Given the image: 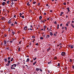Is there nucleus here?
Segmentation results:
<instances>
[{
  "label": "nucleus",
  "instance_id": "f257e3e1",
  "mask_svg": "<svg viewBox=\"0 0 74 74\" xmlns=\"http://www.w3.org/2000/svg\"><path fill=\"white\" fill-rule=\"evenodd\" d=\"M66 52H63L61 53V56H65V55H66Z\"/></svg>",
  "mask_w": 74,
  "mask_h": 74
},
{
  "label": "nucleus",
  "instance_id": "f03ea898",
  "mask_svg": "<svg viewBox=\"0 0 74 74\" xmlns=\"http://www.w3.org/2000/svg\"><path fill=\"white\" fill-rule=\"evenodd\" d=\"M27 26H25L24 28V30H27Z\"/></svg>",
  "mask_w": 74,
  "mask_h": 74
},
{
  "label": "nucleus",
  "instance_id": "7ed1b4c3",
  "mask_svg": "<svg viewBox=\"0 0 74 74\" xmlns=\"http://www.w3.org/2000/svg\"><path fill=\"white\" fill-rule=\"evenodd\" d=\"M5 4H6V3H5V2H3L2 3V5H3V6H4V5Z\"/></svg>",
  "mask_w": 74,
  "mask_h": 74
},
{
  "label": "nucleus",
  "instance_id": "20e7f679",
  "mask_svg": "<svg viewBox=\"0 0 74 74\" xmlns=\"http://www.w3.org/2000/svg\"><path fill=\"white\" fill-rule=\"evenodd\" d=\"M67 10H68V12H70V8H66Z\"/></svg>",
  "mask_w": 74,
  "mask_h": 74
},
{
  "label": "nucleus",
  "instance_id": "39448f33",
  "mask_svg": "<svg viewBox=\"0 0 74 74\" xmlns=\"http://www.w3.org/2000/svg\"><path fill=\"white\" fill-rule=\"evenodd\" d=\"M27 5L28 6H30V4H29V2H28L27 3Z\"/></svg>",
  "mask_w": 74,
  "mask_h": 74
},
{
  "label": "nucleus",
  "instance_id": "423d86ee",
  "mask_svg": "<svg viewBox=\"0 0 74 74\" xmlns=\"http://www.w3.org/2000/svg\"><path fill=\"white\" fill-rule=\"evenodd\" d=\"M12 34H13V35H14V34H15V32L12 31Z\"/></svg>",
  "mask_w": 74,
  "mask_h": 74
},
{
  "label": "nucleus",
  "instance_id": "0eeeda50",
  "mask_svg": "<svg viewBox=\"0 0 74 74\" xmlns=\"http://www.w3.org/2000/svg\"><path fill=\"white\" fill-rule=\"evenodd\" d=\"M50 37V36H49V35H48L47 36H46V38H49V37Z\"/></svg>",
  "mask_w": 74,
  "mask_h": 74
},
{
  "label": "nucleus",
  "instance_id": "6e6552de",
  "mask_svg": "<svg viewBox=\"0 0 74 74\" xmlns=\"http://www.w3.org/2000/svg\"><path fill=\"white\" fill-rule=\"evenodd\" d=\"M4 43L5 45L7 44V41L6 42V40H4Z\"/></svg>",
  "mask_w": 74,
  "mask_h": 74
},
{
  "label": "nucleus",
  "instance_id": "1a4fd4ad",
  "mask_svg": "<svg viewBox=\"0 0 74 74\" xmlns=\"http://www.w3.org/2000/svg\"><path fill=\"white\" fill-rule=\"evenodd\" d=\"M29 58H27V60L26 61V62H29Z\"/></svg>",
  "mask_w": 74,
  "mask_h": 74
},
{
  "label": "nucleus",
  "instance_id": "9d476101",
  "mask_svg": "<svg viewBox=\"0 0 74 74\" xmlns=\"http://www.w3.org/2000/svg\"><path fill=\"white\" fill-rule=\"evenodd\" d=\"M50 35H51V36H52V35H53V34L52 33V32H50Z\"/></svg>",
  "mask_w": 74,
  "mask_h": 74
},
{
  "label": "nucleus",
  "instance_id": "9b49d317",
  "mask_svg": "<svg viewBox=\"0 0 74 74\" xmlns=\"http://www.w3.org/2000/svg\"><path fill=\"white\" fill-rule=\"evenodd\" d=\"M39 19L40 20H41V19H42V16H40V17H39Z\"/></svg>",
  "mask_w": 74,
  "mask_h": 74
},
{
  "label": "nucleus",
  "instance_id": "f8f14e48",
  "mask_svg": "<svg viewBox=\"0 0 74 74\" xmlns=\"http://www.w3.org/2000/svg\"><path fill=\"white\" fill-rule=\"evenodd\" d=\"M71 26H72V27H73V28H74V25H73V24H71Z\"/></svg>",
  "mask_w": 74,
  "mask_h": 74
},
{
  "label": "nucleus",
  "instance_id": "ddd939ff",
  "mask_svg": "<svg viewBox=\"0 0 74 74\" xmlns=\"http://www.w3.org/2000/svg\"><path fill=\"white\" fill-rule=\"evenodd\" d=\"M4 60L5 62H7V58H5Z\"/></svg>",
  "mask_w": 74,
  "mask_h": 74
},
{
  "label": "nucleus",
  "instance_id": "4468645a",
  "mask_svg": "<svg viewBox=\"0 0 74 74\" xmlns=\"http://www.w3.org/2000/svg\"><path fill=\"white\" fill-rule=\"evenodd\" d=\"M21 51V47H19L18 49V52H19Z\"/></svg>",
  "mask_w": 74,
  "mask_h": 74
},
{
  "label": "nucleus",
  "instance_id": "2eb2a0df",
  "mask_svg": "<svg viewBox=\"0 0 74 74\" xmlns=\"http://www.w3.org/2000/svg\"><path fill=\"white\" fill-rule=\"evenodd\" d=\"M33 59L34 60H36V59H37V58H36V57H35V58H33Z\"/></svg>",
  "mask_w": 74,
  "mask_h": 74
},
{
  "label": "nucleus",
  "instance_id": "dca6fc26",
  "mask_svg": "<svg viewBox=\"0 0 74 74\" xmlns=\"http://www.w3.org/2000/svg\"><path fill=\"white\" fill-rule=\"evenodd\" d=\"M36 63H37V61H36L33 64V65H35V64H36Z\"/></svg>",
  "mask_w": 74,
  "mask_h": 74
},
{
  "label": "nucleus",
  "instance_id": "f3484780",
  "mask_svg": "<svg viewBox=\"0 0 74 74\" xmlns=\"http://www.w3.org/2000/svg\"><path fill=\"white\" fill-rule=\"evenodd\" d=\"M69 60L70 62H73V60H72V59H70Z\"/></svg>",
  "mask_w": 74,
  "mask_h": 74
},
{
  "label": "nucleus",
  "instance_id": "a211bd4d",
  "mask_svg": "<svg viewBox=\"0 0 74 74\" xmlns=\"http://www.w3.org/2000/svg\"><path fill=\"white\" fill-rule=\"evenodd\" d=\"M6 49H7L8 50H9V49H10V47H7Z\"/></svg>",
  "mask_w": 74,
  "mask_h": 74
},
{
  "label": "nucleus",
  "instance_id": "6ab92c4d",
  "mask_svg": "<svg viewBox=\"0 0 74 74\" xmlns=\"http://www.w3.org/2000/svg\"><path fill=\"white\" fill-rule=\"evenodd\" d=\"M50 50V48H49L47 49V52H49V51Z\"/></svg>",
  "mask_w": 74,
  "mask_h": 74
},
{
  "label": "nucleus",
  "instance_id": "aec40b11",
  "mask_svg": "<svg viewBox=\"0 0 74 74\" xmlns=\"http://www.w3.org/2000/svg\"><path fill=\"white\" fill-rule=\"evenodd\" d=\"M51 63H52V62L51 61H50L49 62H48V64H50Z\"/></svg>",
  "mask_w": 74,
  "mask_h": 74
},
{
  "label": "nucleus",
  "instance_id": "412c9836",
  "mask_svg": "<svg viewBox=\"0 0 74 74\" xmlns=\"http://www.w3.org/2000/svg\"><path fill=\"white\" fill-rule=\"evenodd\" d=\"M59 25L58 24V25H57V29H59Z\"/></svg>",
  "mask_w": 74,
  "mask_h": 74
},
{
  "label": "nucleus",
  "instance_id": "4be33fe9",
  "mask_svg": "<svg viewBox=\"0 0 74 74\" xmlns=\"http://www.w3.org/2000/svg\"><path fill=\"white\" fill-rule=\"evenodd\" d=\"M8 60H10L11 59V58L10 57H8Z\"/></svg>",
  "mask_w": 74,
  "mask_h": 74
},
{
  "label": "nucleus",
  "instance_id": "5701e85b",
  "mask_svg": "<svg viewBox=\"0 0 74 74\" xmlns=\"http://www.w3.org/2000/svg\"><path fill=\"white\" fill-rule=\"evenodd\" d=\"M13 59H14V58H11V59L10 60V61H11V62H12V61H13Z\"/></svg>",
  "mask_w": 74,
  "mask_h": 74
},
{
  "label": "nucleus",
  "instance_id": "b1692460",
  "mask_svg": "<svg viewBox=\"0 0 74 74\" xmlns=\"http://www.w3.org/2000/svg\"><path fill=\"white\" fill-rule=\"evenodd\" d=\"M71 49H72V48H74L73 47V46L71 45Z\"/></svg>",
  "mask_w": 74,
  "mask_h": 74
},
{
  "label": "nucleus",
  "instance_id": "393cba45",
  "mask_svg": "<svg viewBox=\"0 0 74 74\" xmlns=\"http://www.w3.org/2000/svg\"><path fill=\"white\" fill-rule=\"evenodd\" d=\"M36 70L37 71H39V69L38 68H36Z\"/></svg>",
  "mask_w": 74,
  "mask_h": 74
},
{
  "label": "nucleus",
  "instance_id": "a878e982",
  "mask_svg": "<svg viewBox=\"0 0 74 74\" xmlns=\"http://www.w3.org/2000/svg\"><path fill=\"white\" fill-rule=\"evenodd\" d=\"M71 45H68V48H70V47H71Z\"/></svg>",
  "mask_w": 74,
  "mask_h": 74
},
{
  "label": "nucleus",
  "instance_id": "bb28decb",
  "mask_svg": "<svg viewBox=\"0 0 74 74\" xmlns=\"http://www.w3.org/2000/svg\"><path fill=\"white\" fill-rule=\"evenodd\" d=\"M41 21H41V23H44V21H42V20H41Z\"/></svg>",
  "mask_w": 74,
  "mask_h": 74
},
{
  "label": "nucleus",
  "instance_id": "cd10ccee",
  "mask_svg": "<svg viewBox=\"0 0 74 74\" xmlns=\"http://www.w3.org/2000/svg\"><path fill=\"white\" fill-rule=\"evenodd\" d=\"M63 4L64 5H66V3L65 2H64L63 3Z\"/></svg>",
  "mask_w": 74,
  "mask_h": 74
},
{
  "label": "nucleus",
  "instance_id": "c85d7f7f",
  "mask_svg": "<svg viewBox=\"0 0 74 74\" xmlns=\"http://www.w3.org/2000/svg\"><path fill=\"white\" fill-rule=\"evenodd\" d=\"M65 27H64V26H62V29H64V28H65Z\"/></svg>",
  "mask_w": 74,
  "mask_h": 74
},
{
  "label": "nucleus",
  "instance_id": "c756f323",
  "mask_svg": "<svg viewBox=\"0 0 74 74\" xmlns=\"http://www.w3.org/2000/svg\"><path fill=\"white\" fill-rule=\"evenodd\" d=\"M31 45H32V43H31V42H29V45L31 46Z\"/></svg>",
  "mask_w": 74,
  "mask_h": 74
},
{
  "label": "nucleus",
  "instance_id": "7c9ffc66",
  "mask_svg": "<svg viewBox=\"0 0 74 74\" xmlns=\"http://www.w3.org/2000/svg\"><path fill=\"white\" fill-rule=\"evenodd\" d=\"M40 39H41V40H43V37H40Z\"/></svg>",
  "mask_w": 74,
  "mask_h": 74
},
{
  "label": "nucleus",
  "instance_id": "2f4dec72",
  "mask_svg": "<svg viewBox=\"0 0 74 74\" xmlns=\"http://www.w3.org/2000/svg\"><path fill=\"white\" fill-rule=\"evenodd\" d=\"M13 42V40L10 41H9L10 42H11V43H12V42Z\"/></svg>",
  "mask_w": 74,
  "mask_h": 74
},
{
  "label": "nucleus",
  "instance_id": "473e14b6",
  "mask_svg": "<svg viewBox=\"0 0 74 74\" xmlns=\"http://www.w3.org/2000/svg\"><path fill=\"white\" fill-rule=\"evenodd\" d=\"M13 65H14V67H15L16 66V64H13Z\"/></svg>",
  "mask_w": 74,
  "mask_h": 74
},
{
  "label": "nucleus",
  "instance_id": "72a5a7b5",
  "mask_svg": "<svg viewBox=\"0 0 74 74\" xmlns=\"http://www.w3.org/2000/svg\"><path fill=\"white\" fill-rule=\"evenodd\" d=\"M60 63H58V67H59V66H60Z\"/></svg>",
  "mask_w": 74,
  "mask_h": 74
},
{
  "label": "nucleus",
  "instance_id": "f704fd0d",
  "mask_svg": "<svg viewBox=\"0 0 74 74\" xmlns=\"http://www.w3.org/2000/svg\"><path fill=\"white\" fill-rule=\"evenodd\" d=\"M36 45H37L38 46V45H38V43H36Z\"/></svg>",
  "mask_w": 74,
  "mask_h": 74
},
{
  "label": "nucleus",
  "instance_id": "c9c22d12",
  "mask_svg": "<svg viewBox=\"0 0 74 74\" xmlns=\"http://www.w3.org/2000/svg\"><path fill=\"white\" fill-rule=\"evenodd\" d=\"M30 28H32L33 27V26H32V25H30Z\"/></svg>",
  "mask_w": 74,
  "mask_h": 74
},
{
  "label": "nucleus",
  "instance_id": "e433bc0d",
  "mask_svg": "<svg viewBox=\"0 0 74 74\" xmlns=\"http://www.w3.org/2000/svg\"><path fill=\"white\" fill-rule=\"evenodd\" d=\"M54 59H57V57H54Z\"/></svg>",
  "mask_w": 74,
  "mask_h": 74
},
{
  "label": "nucleus",
  "instance_id": "4c0bfd02",
  "mask_svg": "<svg viewBox=\"0 0 74 74\" xmlns=\"http://www.w3.org/2000/svg\"><path fill=\"white\" fill-rule=\"evenodd\" d=\"M8 32H10L11 31V30H10V28H9V30H8Z\"/></svg>",
  "mask_w": 74,
  "mask_h": 74
},
{
  "label": "nucleus",
  "instance_id": "58836bf2",
  "mask_svg": "<svg viewBox=\"0 0 74 74\" xmlns=\"http://www.w3.org/2000/svg\"><path fill=\"white\" fill-rule=\"evenodd\" d=\"M7 36V34H5L4 35V37H6Z\"/></svg>",
  "mask_w": 74,
  "mask_h": 74
},
{
  "label": "nucleus",
  "instance_id": "ea45409f",
  "mask_svg": "<svg viewBox=\"0 0 74 74\" xmlns=\"http://www.w3.org/2000/svg\"><path fill=\"white\" fill-rule=\"evenodd\" d=\"M8 63H11V61H10V60H9L8 61Z\"/></svg>",
  "mask_w": 74,
  "mask_h": 74
},
{
  "label": "nucleus",
  "instance_id": "a19ab883",
  "mask_svg": "<svg viewBox=\"0 0 74 74\" xmlns=\"http://www.w3.org/2000/svg\"><path fill=\"white\" fill-rule=\"evenodd\" d=\"M63 12H62L61 13V15H63Z\"/></svg>",
  "mask_w": 74,
  "mask_h": 74
},
{
  "label": "nucleus",
  "instance_id": "79ce46f5",
  "mask_svg": "<svg viewBox=\"0 0 74 74\" xmlns=\"http://www.w3.org/2000/svg\"><path fill=\"white\" fill-rule=\"evenodd\" d=\"M33 4H36V2L35 1V2H33Z\"/></svg>",
  "mask_w": 74,
  "mask_h": 74
},
{
  "label": "nucleus",
  "instance_id": "37998d69",
  "mask_svg": "<svg viewBox=\"0 0 74 74\" xmlns=\"http://www.w3.org/2000/svg\"><path fill=\"white\" fill-rule=\"evenodd\" d=\"M11 21H8V23H11Z\"/></svg>",
  "mask_w": 74,
  "mask_h": 74
},
{
  "label": "nucleus",
  "instance_id": "c03bdc74",
  "mask_svg": "<svg viewBox=\"0 0 74 74\" xmlns=\"http://www.w3.org/2000/svg\"><path fill=\"white\" fill-rule=\"evenodd\" d=\"M32 37V38H35V36H33Z\"/></svg>",
  "mask_w": 74,
  "mask_h": 74
},
{
  "label": "nucleus",
  "instance_id": "a18cd8bd",
  "mask_svg": "<svg viewBox=\"0 0 74 74\" xmlns=\"http://www.w3.org/2000/svg\"><path fill=\"white\" fill-rule=\"evenodd\" d=\"M22 67H23V68H25V65H23V66Z\"/></svg>",
  "mask_w": 74,
  "mask_h": 74
},
{
  "label": "nucleus",
  "instance_id": "49530a36",
  "mask_svg": "<svg viewBox=\"0 0 74 74\" xmlns=\"http://www.w3.org/2000/svg\"><path fill=\"white\" fill-rule=\"evenodd\" d=\"M66 26H69V24L67 23H66Z\"/></svg>",
  "mask_w": 74,
  "mask_h": 74
},
{
  "label": "nucleus",
  "instance_id": "de8ad7c7",
  "mask_svg": "<svg viewBox=\"0 0 74 74\" xmlns=\"http://www.w3.org/2000/svg\"><path fill=\"white\" fill-rule=\"evenodd\" d=\"M54 23L55 24H56V25H57V23H56V21H55Z\"/></svg>",
  "mask_w": 74,
  "mask_h": 74
},
{
  "label": "nucleus",
  "instance_id": "09e8293b",
  "mask_svg": "<svg viewBox=\"0 0 74 74\" xmlns=\"http://www.w3.org/2000/svg\"><path fill=\"white\" fill-rule=\"evenodd\" d=\"M1 19L3 20L4 19V17H2L1 18Z\"/></svg>",
  "mask_w": 74,
  "mask_h": 74
},
{
  "label": "nucleus",
  "instance_id": "8fccbe9b",
  "mask_svg": "<svg viewBox=\"0 0 74 74\" xmlns=\"http://www.w3.org/2000/svg\"><path fill=\"white\" fill-rule=\"evenodd\" d=\"M46 14H47V13H44V15H46Z\"/></svg>",
  "mask_w": 74,
  "mask_h": 74
},
{
  "label": "nucleus",
  "instance_id": "3c124183",
  "mask_svg": "<svg viewBox=\"0 0 74 74\" xmlns=\"http://www.w3.org/2000/svg\"><path fill=\"white\" fill-rule=\"evenodd\" d=\"M7 64L8 65V66H9V65H10V63H9L8 62V63Z\"/></svg>",
  "mask_w": 74,
  "mask_h": 74
},
{
  "label": "nucleus",
  "instance_id": "603ef678",
  "mask_svg": "<svg viewBox=\"0 0 74 74\" xmlns=\"http://www.w3.org/2000/svg\"><path fill=\"white\" fill-rule=\"evenodd\" d=\"M19 44H21V41H20L19 42Z\"/></svg>",
  "mask_w": 74,
  "mask_h": 74
},
{
  "label": "nucleus",
  "instance_id": "864d4df0",
  "mask_svg": "<svg viewBox=\"0 0 74 74\" xmlns=\"http://www.w3.org/2000/svg\"><path fill=\"white\" fill-rule=\"evenodd\" d=\"M44 26V28L45 29V28L47 27H46V26Z\"/></svg>",
  "mask_w": 74,
  "mask_h": 74
},
{
  "label": "nucleus",
  "instance_id": "5fc2aeb1",
  "mask_svg": "<svg viewBox=\"0 0 74 74\" xmlns=\"http://www.w3.org/2000/svg\"><path fill=\"white\" fill-rule=\"evenodd\" d=\"M38 6L40 5V3H38Z\"/></svg>",
  "mask_w": 74,
  "mask_h": 74
},
{
  "label": "nucleus",
  "instance_id": "6e6d98bb",
  "mask_svg": "<svg viewBox=\"0 0 74 74\" xmlns=\"http://www.w3.org/2000/svg\"><path fill=\"white\" fill-rule=\"evenodd\" d=\"M11 4L12 5H13V4H14V2H12Z\"/></svg>",
  "mask_w": 74,
  "mask_h": 74
},
{
  "label": "nucleus",
  "instance_id": "4d7b16f0",
  "mask_svg": "<svg viewBox=\"0 0 74 74\" xmlns=\"http://www.w3.org/2000/svg\"><path fill=\"white\" fill-rule=\"evenodd\" d=\"M62 25H63V24H60V26H62Z\"/></svg>",
  "mask_w": 74,
  "mask_h": 74
},
{
  "label": "nucleus",
  "instance_id": "13d9d810",
  "mask_svg": "<svg viewBox=\"0 0 74 74\" xmlns=\"http://www.w3.org/2000/svg\"><path fill=\"white\" fill-rule=\"evenodd\" d=\"M22 18H24V16H21Z\"/></svg>",
  "mask_w": 74,
  "mask_h": 74
},
{
  "label": "nucleus",
  "instance_id": "bf43d9fd",
  "mask_svg": "<svg viewBox=\"0 0 74 74\" xmlns=\"http://www.w3.org/2000/svg\"><path fill=\"white\" fill-rule=\"evenodd\" d=\"M64 31L63 30L62 31V33H64Z\"/></svg>",
  "mask_w": 74,
  "mask_h": 74
},
{
  "label": "nucleus",
  "instance_id": "052dcab7",
  "mask_svg": "<svg viewBox=\"0 0 74 74\" xmlns=\"http://www.w3.org/2000/svg\"><path fill=\"white\" fill-rule=\"evenodd\" d=\"M64 69H67V67H64Z\"/></svg>",
  "mask_w": 74,
  "mask_h": 74
},
{
  "label": "nucleus",
  "instance_id": "680f3d73",
  "mask_svg": "<svg viewBox=\"0 0 74 74\" xmlns=\"http://www.w3.org/2000/svg\"><path fill=\"white\" fill-rule=\"evenodd\" d=\"M20 15H22V14L21 13H20L19 14Z\"/></svg>",
  "mask_w": 74,
  "mask_h": 74
},
{
  "label": "nucleus",
  "instance_id": "e2e57ef3",
  "mask_svg": "<svg viewBox=\"0 0 74 74\" xmlns=\"http://www.w3.org/2000/svg\"><path fill=\"white\" fill-rule=\"evenodd\" d=\"M49 20V18H48L47 19V20Z\"/></svg>",
  "mask_w": 74,
  "mask_h": 74
},
{
  "label": "nucleus",
  "instance_id": "0e129e2a",
  "mask_svg": "<svg viewBox=\"0 0 74 74\" xmlns=\"http://www.w3.org/2000/svg\"><path fill=\"white\" fill-rule=\"evenodd\" d=\"M15 24H16V25H17V23L15 21Z\"/></svg>",
  "mask_w": 74,
  "mask_h": 74
},
{
  "label": "nucleus",
  "instance_id": "69168bd1",
  "mask_svg": "<svg viewBox=\"0 0 74 74\" xmlns=\"http://www.w3.org/2000/svg\"><path fill=\"white\" fill-rule=\"evenodd\" d=\"M72 68H73V69H74V65L73 66Z\"/></svg>",
  "mask_w": 74,
  "mask_h": 74
},
{
  "label": "nucleus",
  "instance_id": "338daca9",
  "mask_svg": "<svg viewBox=\"0 0 74 74\" xmlns=\"http://www.w3.org/2000/svg\"><path fill=\"white\" fill-rule=\"evenodd\" d=\"M52 10H50V12H52Z\"/></svg>",
  "mask_w": 74,
  "mask_h": 74
},
{
  "label": "nucleus",
  "instance_id": "774afa93",
  "mask_svg": "<svg viewBox=\"0 0 74 74\" xmlns=\"http://www.w3.org/2000/svg\"><path fill=\"white\" fill-rule=\"evenodd\" d=\"M33 9H34V10H36L35 8H33Z\"/></svg>",
  "mask_w": 74,
  "mask_h": 74
}]
</instances>
